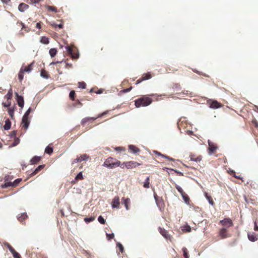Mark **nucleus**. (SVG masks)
Segmentation results:
<instances>
[{"mask_svg": "<svg viewBox=\"0 0 258 258\" xmlns=\"http://www.w3.org/2000/svg\"><path fill=\"white\" fill-rule=\"evenodd\" d=\"M17 25L18 26H21L22 27V28H21V30H24L26 32H28L29 31V30L27 29V28L25 26L24 23H22V22H18L17 23Z\"/></svg>", "mask_w": 258, "mask_h": 258, "instance_id": "31", "label": "nucleus"}, {"mask_svg": "<svg viewBox=\"0 0 258 258\" xmlns=\"http://www.w3.org/2000/svg\"><path fill=\"white\" fill-rule=\"evenodd\" d=\"M21 181V179H17L14 182H13V184H14V187L17 186Z\"/></svg>", "mask_w": 258, "mask_h": 258, "instance_id": "51", "label": "nucleus"}, {"mask_svg": "<svg viewBox=\"0 0 258 258\" xmlns=\"http://www.w3.org/2000/svg\"><path fill=\"white\" fill-rule=\"evenodd\" d=\"M41 160V157L39 156H34L30 160L31 164H37Z\"/></svg>", "mask_w": 258, "mask_h": 258, "instance_id": "23", "label": "nucleus"}, {"mask_svg": "<svg viewBox=\"0 0 258 258\" xmlns=\"http://www.w3.org/2000/svg\"><path fill=\"white\" fill-rule=\"evenodd\" d=\"M11 101L7 100L6 102H3L2 103V105L4 107H8L9 108L11 105Z\"/></svg>", "mask_w": 258, "mask_h": 258, "instance_id": "45", "label": "nucleus"}, {"mask_svg": "<svg viewBox=\"0 0 258 258\" xmlns=\"http://www.w3.org/2000/svg\"><path fill=\"white\" fill-rule=\"evenodd\" d=\"M11 126V122L9 119H7L5 121V124L4 126V128L5 130H9V129H10Z\"/></svg>", "mask_w": 258, "mask_h": 258, "instance_id": "25", "label": "nucleus"}, {"mask_svg": "<svg viewBox=\"0 0 258 258\" xmlns=\"http://www.w3.org/2000/svg\"><path fill=\"white\" fill-rule=\"evenodd\" d=\"M120 205L119 198L118 196H116L112 200L111 205L113 208H119Z\"/></svg>", "mask_w": 258, "mask_h": 258, "instance_id": "14", "label": "nucleus"}, {"mask_svg": "<svg viewBox=\"0 0 258 258\" xmlns=\"http://www.w3.org/2000/svg\"><path fill=\"white\" fill-rule=\"evenodd\" d=\"M33 63H34L32 62V63H30L29 65H28V66H26V67L22 66L21 68V70H22L24 73L25 72L29 73L32 70V66H33Z\"/></svg>", "mask_w": 258, "mask_h": 258, "instance_id": "19", "label": "nucleus"}, {"mask_svg": "<svg viewBox=\"0 0 258 258\" xmlns=\"http://www.w3.org/2000/svg\"><path fill=\"white\" fill-rule=\"evenodd\" d=\"M219 224H221L222 227L228 230L229 228L233 226L232 221L230 218H225L220 221Z\"/></svg>", "mask_w": 258, "mask_h": 258, "instance_id": "4", "label": "nucleus"}, {"mask_svg": "<svg viewBox=\"0 0 258 258\" xmlns=\"http://www.w3.org/2000/svg\"><path fill=\"white\" fill-rule=\"evenodd\" d=\"M208 145H209L208 151H209V153L210 154H212L216 152L218 148H217V145L214 143L212 142L209 140L208 141Z\"/></svg>", "mask_w": 258, "mask_h": 258, "instance_id": "10", "label": "nucleus"}, {"mask_svg": "<svg viewBox=\"0 0 258 258\" xmlns=\"http://www.w3.org/2000/svg\"><path fill=\"white\" fill-rule=\"evenodd\" d=\"M13 97V93H12V89H10L8 93L5 95V97L8 100H11Z\"/></svg>", "mask_w": 258, "mask_h": 258, "instance_id": "27", "label": "nucleus"}, {"mask_svg": "<svg viewBox=\"0 0 258 258\" xmlns=\"http://www.w3.org/2000/svg\"><path fill=\"white\" fill-rule=\"evenodd\" d=\"M182 250L183 251V254L185 258H189V256L188 255L187 249L186 247H184L182 248Z\"/></svg>", "mask_w": 258, "mask_h": 258, "instance_id": "40", "label": "nucleus"}, {"mask_svg": "<svg viewBox=\"0 0 258 258\" xmlns=\"http://www.w3.org/2000/svg\"><path fill=\"white\" fill-rule=\"evenodd\" d=\"M117 246L118 247L119 251L121 253H123L124 251V248H123V245L120 243H117Z\"/></svg>", "mask_w": 258, "mask_h": 258, "instance_id": "46", "label": "nucleus"}, {"mask_svg": "<svg viewBox=\"0 0 258 258\" xmlns=\"http://www.w3.org/2000/svg\"><path fill=\"white\" fill-rule=\"evenodd\" d=\"M12 254L14 258H21L20 254L16 250L12 253Z\"/></svg>", "mask_w": 258, "mask_h": 258, "instance_id": "49", "label": "nucleus"}, {"mask_svg": "<svg viewBox=\"0 0 258 258\" xmlns=\"http://www.w3.org/2000/svg\"><path fill=\"white\" fill-rule=\"evenodd\" d=\"M254 230L255 231H258V226H257V225L256 224V222H254Z\"/></svg>", "mask_w": 258, "mask_h": 258, "instance_id": "64", "label": "nucleus"}, {"mask_svg": "<svg viewBox=\"0 0 258 258\" xmlns=\"http://www.w3.org/2000/svg\"><path fill=\"white\" fill-rule=\"evenodd\" d=\"M31 111V108L30 107L27 111L25 113L24 116H27V117H29V114L30 113Z\"/></svg>", "mask_w": 258, "mask_h": 258, "instance_id": "57", "label": "nucleus"}, {"mask_svg": "<svg viewBox=\"0 0 258 258\" xmlns=\"http://www.w3.org/2000/svg\"><path fill=\"white\" fill-rule=\"evenodd\" d=\"M106 236L108 240H110L114 238V234H106Z\"/></svg>", "mask_w": 258, "mask_h": 258, "instance_id": "56", "label": "nucleus"}, {"mask_svg": "<svg viewBox=\"0 0 258 258\" xmlns=\"http://www.w3.org/2000/svg\"><path fill=\"white\" fill-rule=\"evenodd\" d=\"M205 196L206 199L208 200L209 203L211 205L213 206L215 204L214 201L213 200L212 197L208 195L207 192H205Z\"/></svg>", "mask_w": 258, "mask_h": 258, "instance_id": "26", "label": "nucleus"}, {"mask_svg": "<svg viewBox=\"0 0 258 258\" xmlns=\"http://www.w3.org/2000/svg\"><path fill=\"white\" fill-rule=\"evenodd\" d=\"M154 197L158 207L161 208V207L164 206L163 201L161 199H159V198L157 196L156 194L154 193Z\"/></svg>", "mask_w": 258, "mask_h": 258, "instance_id": "16", "label": "nucleus"}, {"mask_svg": "<svg viewBox=\"0 0 258 258\" xmlns=\"http://www.w3.org/2000/svg\"><path fill=\"white\" fill-rule=\"evenodd\" d=\"M184 200L186 202L187 201L189 200V198L187 195L184 192V195H181Z\"/></svg>", "mask_w": 258, "mask_h": 258, "instance_id": "55", "label": "nucleus"}, {"mask_svg": "<svg viewBox=\"0 0 258 258\" xmlns=\"http://www.w3.org/2000/svg\"><path fill=\"white\" fill-rule=\"evenodd\" d=\"M24 73V72L23 71V70L20 69L19 74H18V79L20 81H21L23 79Z\"/></svg>", "mask_w": 258, "mask_h": 258, "instance_id": "41", "label": "nucleus"}, {"mask_svg": "<svg viewBox=\"0 0 258 258\" xmlns=\"http://www.w3.org/2000/svg\"><path fill=\"white\" fill-rule=\"evenodd\" d=\"M248 239L254 242L258 240V236L254 233H251L248 234Z\"/></svg>", "mask_w": 258, "mask_h": 258, "instance_id": "17", "label": "nucleus"}, {"mask_svg": "<svg viewBox=\"0 0 258 258\" xmlns=\"http://www.w3.org/2000/svg\"><path fill=\"white\" fill-rule=\"evenodd\" d=\"M153 152L157 155H158V156H161L162 157H163V158H165L169 160H173V159H172L171 158H170V157L169 156H167L166 155H163L161 153L157 151H154Z\"/></svg>", "mask_w": 258, "mask_h": 258, "instance_id": "28", "label": "nucleus"}, {"mask_svg": "<svg viewBox=\"0 0 258 258\" xmlns=\"http://www.w3.org/2000/svg\"><path fill=\"white\" fill-rule=\"evenodd\" d=\"M95 219L94 217H89L85 218V221L87 222H90L94 221Z\"/></svg>", "mask_w": 258, "mask_h": 258, "instance_id": "52", "label": "nucleus"}, {"mask_svg": "<svg viewBox=\"0 0 258 258\" xmlns=\"http://www.w3.org/2000/svg\"><path fill=\"white\" fill-rule=\"evenodd\" d=\"M27 218V215L26 213L22 214L20 216H19L18 219L19 221L22 222L23 220L26 219Z\"/></svg>", "mask_w": 258, "mask_h": 258, "instance_id": "35", "label": "nucleus"}, {"mask_svg": "<svg viewBox=\"0 0 258 258\" xmlns=\"http://www.w3.org/2000/svg\"><path fill=\"white\" fill-rule=\"evenodd\" d=\"M53 148L50 145L46 147L45 150V153L48 154L49 155L53 153Z\"/></svg>", "mask_w": 258, "mask_h": 258, "instance_id": "29", "label": "nucleus"}, {"mask_svg": "<svg viewBox=\"0 0 258 258\" xmlns=\"http://www.w3.org/2000/svg\"><path fill=\"white\" fill-rule=\"evenodd\" d=\"M107 113V112H104L100 114H99L97 117H85L84 118H83L82 120V121H81V124L82 125L84 126L86 123L89 121H94L95 119H96L98 117H100L102 116H103L104 114H106Z\"/></svg>", "mask_w": 258, "mask_h": 258, "instance_id": "7", "label": "nucleus"}, {"mask_svg": "<svg viewBox=\"0 0 258 258\" xmlns=\"http://www.w3.org/2000/svg\"><path fill=\"white\" fill-rule=\"evenodd\" d=\"M8 247L12 254L15 251V249L9 244H7Z\"/></svg>", "mask_w": 258, "mask_h": 258, "instance_id": "53", "label": "nucleus"}, {"mask_svg": "<svg viewBox=\"0 0 258 258\" xmlns=\"http://www.w3.org/2000/svg\"><path fill=\"white\" fill-rule=\"evenodd\" d=\"M49 52L51 57H54L57 53V50L55 48H51Z\"/></svg>", "mask_w": 258, "mask_h": 258, "instance_id": "38", "label": "nucleus"}, {"mask_svg": "<svg viewBox=\"0 0 258 258\" xmlns=\"http://www.w3.org/2000/svg\"><path fill=\"white\" fill-rule=\"evenodd\" d=\"M128 149L132 152L135 154L140 151V149L138 147L133 145H129Z\"/></svg>", "mask_w": 258, "mask_h": 258, "instance_id": "24", "label": "nucleus"}, {"mask_svg": "<svg viewBox=\"0 0 258 258\" xmlns=\"http://www.w3.org/2000/svg\"><path fill=\"white\" fill-rule=\"evenodd\" d=\"M210 108L213 109H217L222 106V104L216 100H210L208 102Z\"/></svg>", "mask_w": 258, "mask_h": 258, "instance_id": "9", "label": "nucleus"}, {"mask_svg": "<svg viewBox=\"0 0 258 258\" xmlns=\"http://www.w3.org/2000/svg\"><path fill=\"white\" fill-rule=\"evenodd\" d=\"M141 165V163H139L137 162L130 161L128 162H124L123 163L121 164L120 167L123 168L124 167H125L127 169H132L136 168Z\"/></svg>", "mask_w": 258, "mask_h": 258, "instance_id": "3", "label": "nucleus"}, {"mask_svg": "<svg viewBox=\"0 0 258 258\" xmlns=\"http://www.w3.org/2000/svg\"><path fill=\"white\" fill-rule=\"evenodd\" d=\"M46 9L48 11L54 12L55 13L57 12V8L53 6H46Z\"/></svg>", "mask_w": 258, "mask_h": 258, "instance_id": "34", "label": "nucleus"}, {"mask_svg": "<svg viewBox=\"0 0 258 258\" xmlns=\"http://www.w3.org/2000/svg\"><path fill=\"white\" fill-rule=\"evenodd\" d=\"M36 27L38 29H41V22H38L36 24Z\"/></svg>", "mask_w": 258, "mask_h": 258, "instance_id": "59", "label": "nucleus"}, {"mask_svg": "<svg viewBox=\"0 0 258 258\" xmlns=\"http://www.w3.org/2000/svg\"><path fill=\"white\" fill-rule=\"evenodd\" d=\"M41 76L44 78H48L49 75L47 73V72L44 70H42L41 71Z\"/></svg>", "mask_w": 258, "mask_h": 258, "instance_id": "37", "label": "nucleus"}, {"mask_svg": "<svg viewBox=\"0 0 258 258\" xmlns=\"http://www.w3.org/2000/svg\"><path fill=\"white\" fill-rule=\"evenodd\" d=\"M8 247L12 254L15 251V249L9 244H7Z\"/></svg>", "mask_w": 258, "mask_h": 258, "instance_id": "54", "label": "nucleus"}, {"mask_svg": "<svg viewBox=\"0 0 258 258\" xmlns=\"http://www.w3.org/2000/svg\"><path fill=\"white\" fill-rule=\"evenodd\" d=\"M16 99L17 100L18 105L21 107L23 108L24 105V101L23 97L21 95H19L18 93H15Z\"/></svg>", "mask_w": 258, "mask_h": 258, "instance_id": "11", "label": "nucleus"}, {"mask_svg": "<svg viewBox=\"0 0 258 258\" xmlns=\"http://www.w3.org/2000/svg\"><path fill=\"white\" fill-rule=\"evenodd\" d=\"M175 187L177 189V190L178 191V192H179L181 194V195L184 194V192L183 190L182 189V188L180 186L176 185Z\"/></svg>", "mask_w": 258, "mask_h": 258, "instance_id": "47", "label": "nucleus"}, {"mask_svg": "<svg viewBox=\"0 0 258 258\" xmlns=\"http://www.w3.org/2000/svg\"><path fill=\"white\" fill-rule=\"evenodd\" d=\"M150 178L149 177H147V178L145 180V181L144 183L143 186L145 188H149V184H150Z\"/></svg>", "mask_w": 258, "mask_h": 258, "instance_id": "36", "label": "nucleus"}, {"mask_svg": "<svg viewBox=\"0 0 258 258\" xmlns=\"http://www.w3.org/2000/svg\"><path fill=\"white\" fill-rule=\"evenodd\" d=\"M83 179L84 177L82 171L80 172L75 177V180L77 181L81 180H83Z\"/></svg>", "mask_w": 258, "mask_h": 258, "instance_id": "33", "label": "nucleus"}, {"mask_svg": "<svg viewBox=\"0 0 258 258\" xmlns=\"http://www.w3.org/2000/svg\"><path fill=\"white\" fill-rule=\"evenodd\" d=\"M120 165L121 163L120 161L111 157L107 158L103 164V166L110 169L115 168L120 166Z\"/></svg>", "mask_w": 258, "mask_h": 258, "instance_id": "2", "label": "nucleus"}, {"mask_svg": "<svg viewBox=\"0 0 258 258\" xmlns=\"http://www.w3.org/2000/svg\"><path fill=\"white\" fill-rule=\"evenodd\" d=\"M132 87H131L129 88L123 90L122 92H124V93L128 92L132 90Z\"/></svg>", "mask_w": 258, "mask_h": 258, "instance_id": "58", "label": "nucleus"}, {"mask_svg": "<svg viewBox=\"0 0 258 258\" xmlns=\"http://www.w3.org/2000/svg\"><path fill=\"white\" fill-rule=\"evenodd\" d=\"M98 221L102 224H105L106 223L105 220L102 216H99L98 218Z\"/></svg>", "mask_w": 258, "mask_h": 258, "instance_id": "44", "label": "nucleus"}, {"mask_svg": "<svg viewBox=\"0 0 258 258\" xmlns=\"http://www.w3.org/2000/svg\"><path fill=\"white\" fill-rule=\"evenodd\" d=\"M67 52L69 53L73 59H77L79 58V54L77 51H75L71 46H68L67 48Z\"/></svg>", "mask_w": 258, "mask_h": 258, "instance_id": "6", "label": "nucleus"}, {"mask_svg": "<svg viewBox=\"0 0 258 258\" xmlns=\"http://www.w3.org/2000/svg\"><path fill=\"white\" fill-rule=\"evenodd\" d=\"M153 101L150 95H143L135 101L136 107H145L149 105Z\"/></svg>", "mask_w": 258, "mask_h": 258, "instance_id": "1", "label": "nucleus"}, {"mask_svg": "<svg viewBox=\"0 0 258 258\" xmlns=\"http://www.w3.org/2000/svg\"><path fill=\"white\" fill-rule=\"evenodd\" d=\"M218 235L220 236L221 239H224L230 236V234L228 232V230L225 228H221L219 230Z\"/></svg>", "mask_w": 258, "mask_h": 258, "instance_id": "5", "label": "nucleus"}, {"mask_svg": "<svg viewBox=\"0 0 258 258\" xmlns=\"http://www.w3.org/2000/svg\"><path fill=\"white\" fill-rule=\"evenodd\" d=\"M122 200L123 201V204L124 205V206L125 207V209L127 210H128L130 209L129 205L131 203V200L129 198L125 199L124 198H123L122 199Z\"/></svg>", "mask_w": 258, "mask_h": 258, "instance_id": "22", "label": "nucleus"}, {"mask_svg": "<svg viewBox=\"0 0 258 258\" xmlns=\"http://www.w3.org/2000/svg\"><path fill=\"white\" fill-rule=\"evenodd\" d=\"M78 84H79V88H81L82 89H85L86 88V85L85 83H84V82H79Z\"/></svg>", "mask_w": 258, "mask_h": 258, "instance_id": "50", "label": "nucleus"}, {"mask_svg": "<svg viewBox=\"0 0 258 258\" xmlns=\"http://www.w3.org/2000/svg\"><path fill=\"white\" fill-rule=\"evenodd\" d=\"M29 6L25 3H21L19 5L18 9L20 12H24L28 9Z\"/></svg>", "mask_w": 258, "mask_h": 258, "instance_id": "21", "label": "nucleus"}, {"mask_svg": "<svg viewBox=\"0 0 258 258\" xmlns=\"http://www.w3.org/2000/svg\"><path fill=\"white\" fill-rule=\"evenodd\" d=\"M40 42L44 44H47L49 43V39L46 37H41L40 39Z\"/></svg>", "mask_w": 258, "mask_h": 258, "instance_id": "32", "label": "nucleus"}, {"mask_svg": "<svg viewBox=\"0 0 258 258\" xmlns=\"http://www.w3.org/2000/svg\"><path fill=\"white\" fill-rule=\"evenodd\" d=\"M115 150L117 151H124V149H123L121 147H116Z\"/></svg>", "mask_w": 258, "mask_h": 258, "instance_id": "61", "label": "nucleus"}, {"mask_svg": "<svg viewBox=\"0 0 258 258\" xmlns=\"http://www.w3.org/2000/svg\"><path fill=\"white\" fill-rule=\"evenodd\" d=\"M151 77L152 76L149 73L145 74L142 76V78H143L144 80L150 79L151 78Z\"/></svg>", "mask_w": 258, "mask_h": 258, "instance_id": "42", "label": "nucleus"}, {"mask_svg": "<svg viewBox=\"0 0 258 258\" xmlns=\"http://www.w3.org/2000/svg\"><path fill=\"white\" fill-rule=\"evenodd\" d=\"M52 27L54 28H58L60 29L63 28V25L62 22H60L59 24H56L55 23H53L51 24Z\"/></svg>", "mask_w": 258, "mask_h": 258, "instance_id": "30", "label": "nucleus"}, {"mask_svg": "<svg viewBox=\"0 0 258 258\" xmlns=\"http://www.w3.org/2000/svg\"><path fill=\"white\" fill-rule=\"evenodd\" d=\"M191 230V228H190V227L188 225H187L186 227V229H185V231L186 232H190Z\"/></svg>", "mask_w": 258, "mask_h": 258, "instance_id": "63", "label": "nucleus"}, {"mask_svg": "<svg viewBox=\"0 0 258 258\" xmlns=\"http://www.w3.org/2000/svg\"><path fill=\"white\" fill-rule=\"evenodd\" d=\"M44 166H45L44 165H41L38 166L33 172H32L31 174H30V176L31 177V176H33L36 175L39 171H40L42 169H43Z\"/></svg>", "mask_w": 258, "mask_h": 258, "instance_id": "18", "label": "nucleus"}, {"mask_svg": "<svg viewBox=\"0 0 258 258\" xmlns=\"http://www.w3.org/2000/svg\"><path fill=\"white\" fill-rule=\"evenodd\" d=\"M189 157L191 161L196 162H200L202 159V156L201 155L196 156L195 155H190Z\"/></svg>", "mask_w": 258, "mask_h": 258, "instance_id": "20", "label": "nucleus"}, {"mask_svg": "<svg viewBox=\"0 0 258 258\" xmlns=\"http://www.w3.org/2000/svg\"><path fill=\"white\" fill-rule=\"evenodd\" d=\"M30 120L29 119V117L24 116L22 118V127L25 130H27L29 125Z\"/></svg>", "mask_w": 258, "mask_h": 258, "instance_id": "13", "label": "nucleus"}, {"mask_svg": "<svg viewBox=\"0 0 258 258\" xmlns=\"http://www.w3.org/2000/svg\"><path fill=\"white\" fill-rule=\"evenodd\" d=\"M252 123L254 124V126L256 127H258V122L254 120L253 121H252Z\"/></svg>", "mask_w": 258, "mask_h": 258, "instance_id": "62", "label": "nucleus"}, {"mask_svg": "<svg viewBox=\"0 0 258 258\" xmlns=\"http://www.w3.org/2000/svg\"><path fill=\"white\" fill-rule=\"evenodd\" d=\"M143 81H144V80H143V78L142 77L140 79H138L137 81L136 84H138L141 83Z\"/></svg>", "mask_w": 258, "mask_h": 258, "instance_id": "60", "label": "nucleus"}, {"mask_svg": "<svg viewBox=\"0 0 258 258\" xmlns=\"http://www.w3.org/2000/svg\"><path fill=\"white\" fill-rule=\"evenodd\" d=\"M159 231L160 233L166 239L170 240L171 241L172 240V236H171L168 232L165 230L164 228L159 227L158 228Z\"/></svg>", "mask_w": 258, "mask_h": 258, "instance_id": "8", "label": "nucleus"}, {"mask_svg": "<svg viewBox=\"0 0 258 258\" xmlns=\"http://www.w3.org/2000/svg\"><path fill=\"white\" fill-rule=\"evenodd\" d=\"M75 95H76V93H75V91L73 90V91H71L70 93V94H69V97H70V98L74 101L75 100Z\"/></svg>", "mask_w": 258, "mask_h": 258, "instance_id": "43", "label": "nucleus"}, {"mask_svg": "<svg viewBox=\"0 0 258 258\" xmlns=\"http://www.w3.org/2000/svg\"><path fill=\"white\" fill-rule=\"evenodd\" d=\"M89 158V156H88L86 154L81 155L80 157H78L76 159H74L72 164H74L77 162H81L83 161L86 160Z\"/></svg>", "mask_w": 258, "mask_h": 258, "instance_id": "12", "label": "nucleus"}, {"mask_svg": "<svg viewBox=\"0 0 258 258\" xmlns=\"http://www.w3.org/2000/svg\"><path fill=\"white\" fill-rule=\"evenodd\" d=\"M16 106L15 104H14V105L12 107H9L8 108V113L9 114V115L10 116L11 118L12 119H14V111L15 110V109H16Z\"/></svg>", "mask_w": 258, "mask_h": 258, "instance_id": "15", "label": "nucleus"}, {"mask_svg": "<svg viewBox=\"0 0 258 258\" xmlns=\"http://www.w3.org/2000/svg\"><path fill=\"white\" fill-rule=\"evenodd\" d=\"M10 186L14 187V184L12 182H6L3 185H2V187L3 188H7Z\"/></svg>", "mask_w": 258, "mask_h": 258, "instance_id": "39", "label": "nucleus"}, {"mask_svg": "<svg viewBox=\"0 0 258 258\" xmlns=\"http://www.w3.org/2000/svg\"><path fill=\"white\" fill-rule=\"evenodd\" d=\"M231 175H232L233 177H234L236 178L242 180V177H240V176H237V175H236L235 172L233 170L231 171Z\"/></svg>", "mask_w": 258, "mask_h": 258, "instance_id": "48", "label": "nucleus"}]
</instances>
